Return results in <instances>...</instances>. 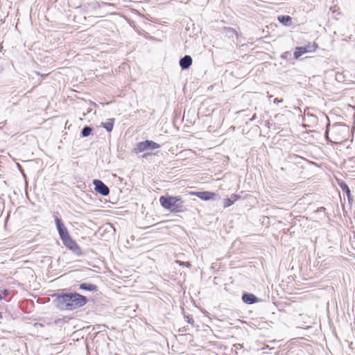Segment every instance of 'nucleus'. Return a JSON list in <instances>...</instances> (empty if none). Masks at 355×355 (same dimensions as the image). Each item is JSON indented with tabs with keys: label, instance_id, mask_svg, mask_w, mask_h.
Returning a JSON list of instances; mask_svg holds the SVG:
<instances>
[{
	"label": "nucleus",
	"instance_id": "nucleus-1",
	"mask_svg": "<svg viewBox=\"0 0 355 355\" xmlns=\"http://www.w3.org/2000/svg\"><path fill=\"white\" fill-rule=\"evenodd\" d=\"M87 299L77 293H69L59 295L56 300V306L62 310H73L83 306Z\"/></svg>",
	"mask_w": 355,
	"mask_h": 355
},
{
	"label": "nucleus",
	"instance_id": "nucleus-2",
	"mask_svg": "<svg viewBox=\"0 0 355 355\" xmlns=\"http://www.w3.org/2000/svg\"><path fill=\"white\" fill-rule=\"evenodd\" d=\"M161 205L171 212L180 213L186 210L184 200L179 196H161L159 198Z\"/></svg>",
	"mask_w": 355,
	"mask_h": 355
},
{
	"label": "nucleus",
	"instance_id": "nucleus-3",
	"mask_svg": "<svg viewBox=\"0 0 355 355\" xmlns=\"http://www.w3.org/2000/svg\"><path fill=\"white\" fill-rule=\"evenodd\" d=\"M159 148L160 145L158 144L157 143L150 140H146L144 141H141L137 144L135 151L136 153H141L146 150H153Z\"/></svg>",
	"mask_w": 355,
	"mask_h": 355
},
{
	"label": "nucleus",
	"instance_id": "nucleus-4",
	"mask_svg": "<svg viewBox=\"0 0 355 355\" xmlns=\"http://www.w3.org/2000/svg\"><path fill=\"white\" fill-rule=\"evenodd\" d=\"M55 222L62 241L64 242V241L70 238L71 236L68 232V230L63 224V223L62 222V220L58 218H55Z\"/></svg>",
	"mask_w": 355,
	"mask_h": 355
},
{
	"label": "nucleus",
	"instance_id": "nucleus-5",
	"mask_svg": "<svg viewBox=\"0 0 355 355\" xmlns=\"http://www.w3.org/2000/svg\"><path fill=\"white\" fill-rule=\"evenodd\" d=\"M93 184L94 185V189L96 192L103 195L107 196L110 193V189L101 180H94L93 181Z\"/></svg>",
	"mask_w": 355,
	"mask_h": 355
},
{
	"label": "nucleus",
	"instance_id": "nucleus-6",
	"mask_svg": "<svg viewBox=\"0 0 355 355\" xmlns=\"http://www.w3.org/2000/svg\"><path fill=\"white\" fill-rule=\"evenodd\" d=\"M62 243L67 248L73 251V252L76 255L80 256L82 254V251L79 245L71 237Z\"/></svg>",
	"mask_w": 355,
	"mask_h": 355
},
{
	"label": "nucleus",
	"instance_id": "nucleus-7",
	"mask_svg": "<svg viewBox=\"0 0 355 355\" xmlns=\"http://www.w3.org/2000/svg\"><path fill=\"white\" fill-rule=\"evenodd\" d=\"M195 195L203 200H214L217 196L216 193L210 191H199L196 192Z\"/></svg>",
	"mask_w": 355,
	"mask_h": 355
},
{
	"label": "nucleus",
	"instance_id": "nucleus-8",
	"mask_svg": "<svg viewBox=\"0 0 355 355\" xmlns=\"http://www.w3.org/2000/svg\"><path fill=\"white\" fill-rule=\"evenodd\" d=\"M242 300L243 302L252 304L259 301L258 298L253 294L249 293H244L242 295Z\"/></svg>",
	"mask_w": 355,
	"mask_h": 355
},
{
	"label": "nucleus",
	"instance_id": "nucleus-9",
	"mask_svg": "<svg viewBox=\"0 0 355 355\" xmlns=\"http://www.w3.org/2000/svg\"><path fill=\"white\" fill-rule=\"evenodd\" d=\"M192 62L191 57L186 55L180 60V66L182 69H187L192 64Z\"/></svg>",
	"mask_w": 355,
	"mask_h": 355
},
{
	"label": "nucleus",
	"instance_id": "nucleus-10",
	"mask_svg": "<svg viewBox=\"0 0 355 355\" xmlns=\"http://www.w3.org/2000/svg\"><path fill=\"white\" fill-rule=\"evenodd\" d=\"M79 288L85 291L96 292L98 291L97 286L95 284L89 283H82L79 285Z\"/></svg>",
	"mask_w": 355,
	"mask_h": 355
},
{
	"label": "nucleus",
	"instance_id": "nucleus-11",
	"mask_svg": "<svg viewBox=\"0 0 355 355\" xmlns=\"http://www.w3.org/2000/svg\"><path fill=\"white\" fill-rule=\"evenodd\" d=\"M114 121V119H110L105 123H103L102 126L106 129L107 131L111 132L113 129Z\"/></svg>",
	"mask_w": 355,
	"mask_h": 355
},
{
	"label": "nucleus",
	"instance_id": "nucleus-12",
	"mask_svg": "<svg viewBox=\"0 0 355 355\" xmlns=\"http://www.w3.org/2000/svg\"><path fill=\"white\" fill-rule=\"evenodd\" d=\"M302 49H304V53H311L313 52L316 50L318 48V44L316 43H313V44H309L308 45H306L304 46H301Z\"/></svg>",
	"mask_w": 355,
	"mask_h": 355
},
{
	"label": "nucleus",
	"instance_id": "nucleus-13",
	"mask_svg": "<svg viewBox=\"0 0 355 355\" xmlns=\"http://www.w3.org/2000/svg\"><path fill=\"white\" fill-rule=\"evenodd\" d=\"M292 18L288 15H280L278 17V21L284 25H288Z\"/></svg>",
	"mask_w": 355,
	"mask_h": 355
},
{
	"label": "nucleus",
	"instance_id": "nucleus-14",
	"mask_svg": "<svg viewBox=\"0 0 355 355\" xmlns=\"http://www.w3.org/2000/svg\"><path fill=\"white\" fill-rule=\"evenodd\" d=\"M339 185L343 191L347 194L349 200H350V189L347 184L345 182H342L341 183L339 184Z\"/></svg>",
	"mask_w": 355,
	"mask_h": 355
},
{
	"label": "nucleus",
	"instance_id": "nucleus-15",
	"mask_svg": "<svg viewBox=\"0 0 355 355\" xmlns=\"http://www.w3.org/2000/svg\"><path fill=\"white\" fill-rule=\"evenodd\" d=\"M92 128L89 126H85L81 130V137H87L91 135Z\"/></svg>",
	"mask_w": 355,
	"mask_h": 355
},
{
	"label": "nucleus",
	"instance_id": "nucleus-16",
	"mask_svg": "<svg viewBox=\"0 0 355 355\" xmlns=\"http://www.w3.org/2000/svg\"><path fill=\"white\" fill-rule=\"evenodd\" d=\"M304 53V49H302L301 46H298L295 48V51L294 52V57L295 59H297Z\"/></svg>",
	"mask_w": 355,
	"mask_h": 355
},
{
	"label": "nucleus",
	"instance_id": "nucleus-17",
	"mask_svg": "<svg viewBox=\"0 0 355 355\" xmlns=\"http://www.w3.org/2000/svg\"><path fill=\"white\" fill-rule=\"evenodd\" d=\"M234 200H232L230 198H225L224 199V207H229L234 203Z\"/></svg>",
	"mask_w": 355,
	"mask_h": 355
},
{
	"label": "nucleus",
	"instance_id": "nucleus-18",
	"mask_svg": "<svg viewBox=\"0 0 355 355\" xmlns=\"http://www.w3.org/2000/svg\"><path fill=\"white\" fill-rule=\"evenodd\" d=\"M8 293H9L8 290H7V289L3 290V293L4 295H7L8 294Z\"/></svg>",
	"mask_w": 355,
	"mask_h": 355
},
{
	"label": "nucleus",
	"instance_id": "nucleus-19",
	"mask_svg": "<svg viewBox=\"0 0 355 355\" xmlns=\"http://www.w3.org/2000/svg\"><path fill=\"white\" fill-rule=\"evenodd\" d=\"M188 322H189V323H192V322H193V319H192V318H189V319H188Z\"/></svg>",
	"mask_w": 355,
	"mask_h": 355
},
{
	"label": "nucleus",
	"instance_id": "nucleus-20",
	"mask_svg": "<svg viewBox=\"0 0 355 355\" xmlns=\"http://www.w3.org/2000/svg\"><path fill=\"white\" fill-rule=\"evenodd\" d=\"M276 102H282V100L278 101L277 98H275V103H276Z\"/></svg>",
	"mask_w": 355,
	"mask_h": 355
},
{
	"label": "nucleus",
	"instance_id": "nucleus-21",
	"mask_svg": "<svg viewBox=\"0 0 355 355\" xmlns=\"http://www.w3.org/2000/svg\"><path fill=\"white\" fill-rule=\"evenodd\" d=\"M185 264H186V266H188V267L190 266V263H189V262H187Z\"/></svg>",
	"mask_w": 355,
	"mask_h": 355
},
{
	"label": "nucleus",
	"instance_id": "nucleus-22",
	"mask_svg": "<svg viewBox=\"0 0 355 355\" xmlns=\"http://www.w3.org/2000/svg\"><path fill=\"white\" fill-rule=\"evenodd\" d=\"M2 295L0 294V300H2Z\"/></svg>",
	"mask_w": 355,
	"mask_h": 355
},
{
	"label": "nucleus",
	"instance_id": "nucleus-23",
	"mask_svg": "<svg viewBox=\"0 0 355 355\" xmlns=\"http://www.w3.org/2000/svg\"><path fill=\"white\" fill-rule=\"evenodd\" d=\"M0 318H2V314L1 312H0Z\"/></svg>",
	"mask_w": 355,
	"mask_h": 355
}]
</instances>
